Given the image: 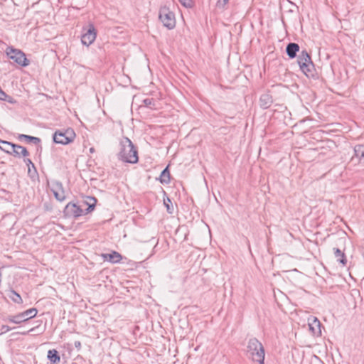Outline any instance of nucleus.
Instances as JSON below:
<instances>
[{"instance_id": "1", "label": "nucleus", "mask_w": 364, "mask_h": 364, "mask_svg": "<svg viewBox=\"0 0 364 364\" xmlns=\"http://www.w3.org/2000/svg\"><path fill=\"white\" fill-rule=\"evenodd\" d=\"M118 159L125 163L136 164L139 161L138 151L128 137H124L120 143Z\"/></svg>"}, {"instance_id": "2", "label": "nucleus", "mask_w": 364, "mask_h": 364, "mask_svg": "<svg viewBox=\"0 0 364 364\" xmlns=\"http://www.w3.org/2000/svg\"><path fill=\"white\" fill-rule=\"evenodd\" d=\"M297 63L301 72L309 78H315L316 75L314 64L310 54L306 49L302 50L297 56Z\"/></svg>"}, {"instance_id": "3", "label": "nucleus", "mask_w": 364, "mask_h": 364, "mask_svg": "<svg viewBox=\"0 0 364 364\" xmlns=\"http://www.w3.org/2000/svg\"><path fill=\"white\" fill-rule=\"evenodd\" d=\"M248 356L255 362L264 364V348L262 344L256 338L249 339L247 346Z\"/></svg>"}, {"instance_id": "4", "label": "nucleus", "mask_w": 364, "mask_h": 364, "mask_svg": "<svg viewBox=\"0 0 364 364\" xmlns=\"http://www.w3.org/2000/svg\"><path fill=\"white\" fill-rule=\"evenodd\" d=\"M38 313L36 308H31L16 315H9L5 316L2 320L5 322L13 323L15 324H21L34 318Z\"/></svg>"}, {"instance_id": "5", "label": "nucleus", "mask_w": 364, "mask_h": 364, "mask_svg": "<svg viewBox=\"0 0 364 364\" xmlns=\"http://www.w3.org/2000/svg\"><path fill=\"white\" fill-rule=\"evenodd\" d=\"M159 18L163 23V26L169 30H171L176 26L175 14L171 11L169 7L166 6H161L159 11Z\"/></svg>"}, {"instance_id": "6", "label": "nucleus", "mask_w": 364, "mask_h": 364, "mask_svg": "<svg viewBox=\"0 0 364 364\" xmlns=\"http://www.w3.org/2000/svg\"><path fill=\"white\" fill-rule=\"evenodd\" d=\"M7 56L21 67H26L30 64L25 53L19 49L9 46L6 50Z\"/></svg>"}, {"instance_id": "7", "label": "nucleus", "mask_w": 364, "mask_h": 364, "mask_svg": "<svg viewBox=\"0 0 364 364\" xmlns=\"http://www.w3.org/2000/svg\"><path fill=\"white\" fill-rule=\"evenodd\" d=\"M75 137V133L71 128L67 129L65 131L57 130L53 135V142L66 145L71 143Z\"/></svg>"}, {"instance_id": "8", "label": "nucleus", "mask_w": 364, "mask_h": 364, "mask_svg": "<svg viewBox=\"0 0 364 364\" xmlns=\"http://www.w3.org/2000/svg\"><path fill=\"white\" fill-rule=\"evenodd\" d=\"M84 33L81 36V42L84 46H89L96 39L97 30L93 23H90L87 28H83Z\"/></svg>"}, {"instance_id": "9", "label": "nucleus", "mask_w": 364, "mask_h": 364, "mask_svg": "<svg viewBox=\"0 0 364 364\" xmlns=\"http://www.w3.org/2000/svg\"><path fill=\"white\" fill-rule=\"evenodd\" d=\"M83 215L81 206H64L63 216L65 218H77Z\"/></svg>"}, {"instance_id": "10", "label": "nucleus", "mask_w": 364, "mask_h": 364, "mask_svg": "<svg viewBox=\"0 0 364 364\" xmlns=\"http://www.w3.org/2000/svg\"><path fill=\"white\" fill-rule=\"evenodd\" d=\"M309 328L314 336H321V323L315 316H311L308 318Z\"/></svg>"}, {"instance_id": "11", "label": "nucleus", "mask_w": 364, "mask_h": 364, "mask_svg": "<svg viewBox=\"0 0 364 364\" xmlns=\"http://www.w3.org/2000/svg\"><path fill=\"white\" fill-rule=\"evenodd\" d=\"M12 146L14 148L21 149L22 156L27 157L29 156V152L24 146L5 140H3V143L1 144V146H0V149L9 154Z\"/></svg>"}, {"instance_id": "12", "label": "nucleus", "mask_w": 364, "mask_h": 364, "mask_svg": "<svg viewBox=\"0 0 364 364\" xmlns=\"http://www.w3.org/2000/svg\"><path fill=\"white\" fill-rule=\"evenodd\" d=\"M273 103V98L270 92L268 91L260 95L259 100V105L262 109H267L271 107Z\"/></svg>"}, {"instance_id": "13", "label": "nucleus", "mask_w": 364, "mask_h": 364, "mask_svg": "<svg viewBox=\"0 0 364 364\" xmlns=\"http://www.w3.org/2000/svg\"><path fill=\"white\" fill-rule=\"evenodd\" d=\"M100 256L104 261H107L112 264L119 263L122 259V255L114 250L112 251L110 253H102Z\"/></svg>"}, {"instance_id": "14", "label": "nucleus", "mask_w": 364, "mask_h": 364, "mask_svg": "<svg viewBox=\"0 0 364 364\" xmlns=\"http://www.w3.org/2000/svg\"><path fill=\"white\" fill-rule=\"evenodd\" d=\"M300 47L296 43H289L286 46V53L290 59H294L297 56Z\"/></svg>"}, {"instance_id": "15", "label": "nucleus", "mask_w": 364, "mask_h": 364, "mask_svg": "<svg viewBox=\"0 0 364 364\" xmlns=\"http://www.w3.org/2000/svg\"><path fill=\"white\" fill-rule=\"evenodd\" d=\"M357 159L358 163L364 162V144H357L354 146V155L352 160Z\"/></svg>"}, {"instance_id": "16", "label": "nucleus", "mask_w": 364, "mask_h": 364, "mask_svg": "<svg viewBox=\"0 0 364 364\" xmlns=\"http://www.w3.org/2000/svg\"><path fill=\"white\" fill-rule=\"evenodd\" d=\"M24 163L28 166V174L29 177L34 180L35 178H38V173L37 172L36 168L32 161L26 157H24L23 159Z\"/></svg>"}, {"instance_id": "17", "label": "nucleus", "mask_w": 364, "mask_h": 364, "mask_svg": "<svg viewBox=\"0 0 364 364\" xmlns=\"http://www.w3.org/2000/svg\"><path fill=\"white\" fill-rule=\"evenodd\" d=\"M344 250H341L338 247H333V251L334 254L335 258H336L337 262L341 264L343 267L346 266L347 264V258L344 253Z\"/></svg>"}, {"instance_id": "18", "label": "nucleus", "mask_w": 364, "mask_h": 364, "mask_svg": "<svg viewBox=\"0 0 364 364\" xmlns=\"http://www.w3.org/2000/svg\"><path fill=\"white\" fill-rule=\"evenodd\" d=\"M47 358L50 364H60V356L59 352L56 349H50L48 351Z\"/></svg>"}, {"instance_id": "19", "label": "nucleus", "mask_w": 364, "mask_h": 364, "mask_svg": "<svg viewBox=\"0 0 364 364\" xmlns=\"http://www.w3.org/2000/svg\"><path fill=\"white\" fill-rule=\"evenodd\" d=\"M18 139L21 141H24L27 144H33L36 145L40 144V143L41 141V139L38 137L31 136V135H27V134H18Z\"/></svg>"}, {"instance_id": "20", "label": "nucleus", "mask_w": 364, "mask_h": 364, "mask_svg": "<svg viewBox=\"0 0 364 364\" xmlns=\"http://www.w3.org/2000/svg\"><path fill=\"white\" fill-rule=\"evenodd\" d=\"M81 200L79 203H82V205H97V200L95 197L87 195H81Z\"/></svg>"}, {"instance_id": "21", "label": "nucleus", "mask_w": 364, "mask_h": 364, "mask_svg": "<svg viewBox=\"0 0 364 364\" xmlns=\"http://www.w3.org/2000/svg\"><path fill=\"white\" fill-rule=\"evenodd\" d=\"M170 171L168 168V166H167L161 173L159 176V181L163 184H168L170 183Z\"/></svg>"}, {"instance_id": "22", "label": "nucleus", "mask_w": 364, "mask_h": 364, "mask_svg": "<svg viewBox=\"0 0 364 364\" xmlns=\"http://www.w3.org/2000/svg\"><path fill=\"white\" fill-rule=\"evenodd\" d=\"M53 192L58 201L63 202L65 198V193L62 189L61 184L58 185L56 188L53 190Z\"/></svg>"}, {"instance_id": "23", "label": "nucleus", "mask_w": 364, "mask_h": 364, "mask_svg": "<svg viewBox=\"0 0 364 364\" xmlns=\"http://www.w3.org/2000/svg\"><path fill=\"white\" fill-rule=\"evenodd\" d=\"M8 296L16 304H21L23 303V299L20 294L13 289L9 291Z\"/></svg>"}, {"instance_id": "24", "label": "nucleus", "mask_w": 364, "mask_h": 364, "mask_svg": "<svg viewBox=\"0 0 364 364\" xmlns=\"http://www.w3.org/2000/svg\"><path fill=\"white\" fill-rule=\"evenodd\" d=\"M10 155H12L15 157H21L22 156L21 155V149H18V148H14V146H12V148L11 149V151H10V153H9Z\"/></svg>"}, {"instance_id": "25", "label": "nucleus", "mask_w": 364, "mask_h": 364, "mask_svg": "<svg viewBox=\"0 0 364 364\" xmlns=\"http://www.w3.org/2000/svg\"><path fill=\"white\" fill-rule=\"evenodd\" d=\"M229 0H218L216 6L220 9H225Z\"/></svg>"}, {"instance_id": "26", "label": "nucleus", "mask_w": 364, "mask_h": 364, "mask_svg": "<svg viewBox=\"0 0 364 364\" xmlns=\"http://www.w3.org/2000/svg\"><path fill=\"white\" fill-rule=\"evenodd\" d=\"M144 105L147 107H151L155 105V102L153 98H146L143 100Z\"/></svg>"}, {"instance_id": "27", "label": "nucleus", "mask_w": 364, "mask_h": 364, "mask_svg": "<svg viewBox=\"0 0 364 364\" xmlns=\"http://www.w3.org/2000/svg\"><path fill=\"white\" fill-rule=\"evenodd\" d=\"M16 327H10L7 325H2L0 328V334L6 333L13 329H14Z\"/></svg>"}, {"instance_id": "28", "label": "nucleus", "mask_w": 364, "mask_h": 364, "mask_svg": "<svg viewBox=\"0 0 364 364\" xmlns=\"http://www.w3.org/2000/svg\"><path fill=\"white\" fill-rule=\"evenodd\" d=\"M39 328V326H37L36 327H33V328H31V329H29L28 331H23V332H15V333H13L11 334V336H15V335H18V334H21V335H27L28 333L30 332H33L35 331L36 329H38Z\"/></svg>"}, {"instance_id": "29", "label": "nucleus", "mask_w": 364, "mask_h": 364, "mask_svg": "<svg viewBox=\"0 0 364 364\" xmlns=\"http://www.w3.org/2000/svg\"><path fill=\"white\" fill-rule=\"evenodd\" d=\"M181 4L186 8H191L192 6L191 0H179Z\"/></svg>"}, {"instance_id": "30", "label": "nucleus", "mask_w": 364, "mask_h": 364, "mask_svg": "<svg viewBox=\"0 0 364 364\" xmlns=\"http://www.w3.org/2000/svg\"><path fill=\"white\" fill-rule=\"evenodd\" d=\"M1 100L8 102L9 103H11V104H14L16 102V101L12 97L8 95L7 94H6V97H3Z\"/></svg>"}, {"instance_id": "31", "label": "nucleus", "mask_w": 364, "mask_h": 364, "mask_svg": "<svg viewBox=\"0 0 364 364\" xmlns=\"http://www.w3.org/2000/svg\"><path fill=\"white\" fill-rule=\"evenodd\" d=\"M166 208V210L169 214H173L176 212V209L178 206H165Z\"/></svg>"}, {"instance_id": "32", "label": "nucleus", "mask_w": 364, "mask_h": 364, "mask_svg": "<svg viewBox=\"0 0 364 364\" xmlns=\"http://www.w3.org/2000/svg\"><path fill=\"white\" fill-rule=\"evenodd\" d=\"M96 206H87L85 210H83V215H87L91 212H92L95 209Z\"/></svg>"}, {"instance_id": "33", "label": "nucleus", "mask_w": 364, "mask_h": 364, "mask_svg": "<svg viewBox=\"0 0 364 364\" xmlns=\"http://www.w3.org/2000/svg\"><path fill=\"white\" fill-rule=\"evenodd\" d=\"M166 196V193L163 191V205H168V203H171V201L169 198L167 197L166 200L164 196Z\"/></svg>"}, {"instance_id": "34", "label": "nucleus", "mask_w": 364, "mask_h": 364, "mask_svg": "<svg viewBox=\"0 0 364 364\" xmlns=\"http://www.w3.org/2000/svg\"><path fill=\"white\" fill-rule=\"evenodd\" d=\"M75 347L80 350L81 349V342L80 341H76L74 343Z\"/></svg>"}, {"instance_id": "35", "label": "nucleus", "mask_w": 364, "mask_h": 364, "mask_svg": "<svg viewBox=\"0 0 364 364\" xmlns=\"http://www.w3.org/2000/svg\"><path fill=\"white\" fill-rule=\"evenodd\" d=\"M340 241H341V242L345 244L346 242V237H342V238L340 239Z\"/></svg>"}, {"instance_id": "36", "label": "nucleus", "mask_w": 364, "mask_h": 364, "mask_svg": "<svg viewBox=\"0 0 364 364\" xmlns=\"http://www.w3.org/2000/svg\"><path fill=\"white\" fill-rule=\"evenodd\" d=\"M66 205H77V204L74 201H70Z\"/></svg>"}, {"instance_id": "37", "label": "nucleus", "mask_w": 364, "mask_h": 364, "mask_svg": "<svg viewBox=\"0 0 364 364\" xmlns=\"http://www.w3.org/2000/svg\"><path fill=\"white\" fill-rule=\"evenodd\" d=\"M95 151V149L93 147L90 148V152L93 153Z\"/></svg>"}, {"instance_id": "38", "label": "nucleus", "mask_w": 364, "mask_h": 364, "mask_svg": "<svg viewBox=\"0 0 364 364\" xmlns=\"http://www.w3.org/2000/svg\"><path fill=\"white\" fill-rule=\"evenodd\" d=\"M51 208H50V206L46 205V210H50Z\"/></svg>"}, {"instance_id": "39", "label": "nucleus", "mask_w": 364, "mask_h": 364, "mask_svg": "<svg viewBox=\"0 0 364 364\" xmlns=\"http://www.w3.org/2000/svg\"><path fill=\"white\" fill-rule=\"evenodd\" d=\"M3 143V140L0 139V146H1V144Z\"/></svg>"}, {"instance_id": "40", "label": "nucleus", "mask_w": 364, "mask_h": 364, "mask_svg": "<svg viewBox=\"0 0 364 364\" xmlns=\"http://www.w3.org/2000/svg\"><path fill=\"white\" fill-rule=\"evenodd\" d=\"M3 143V140L0 139V146H1V144Z\"/></svg>"}, {"instance_id": "41", "label": "nucleus", "mask_w": 364, "mask_h": 364, "mask_svg": "<svg viewBox=\"0 0 364 364\" xmlns=\"http://www.w3.org/2000/svg\"><path fill=\"white\" fill-rule=\"evenodd\" d=\"M44 330L41 331L39 333H43Z\"/></svg>"}]
</instances>
